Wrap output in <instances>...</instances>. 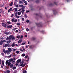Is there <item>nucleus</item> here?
<instances>
[{
	"instance_id": "f257e3e1",
	"label": "nucleus",
	"mask_w": 73,
	"mask_h": 73,
	"mask_svg": "<svg viewBox=\"0 0 73 73\" xmlns=\"http://www.w3.org/2000/svg\"><path fill=\"white\" fill-rule=\"evenodd\" d=\"M37 26L38 27H41L42 26V23H37Z\"/></svg>"
},
{
	"instance_id": "f03ea898",
	"label": "nucleus",
	"mask_w": 73,
	"mask_h": 73,
	"mask_svg": "<svg viewBox=\"0 0 73 73\" xmlns=\"http://www.w3.org/2000/svg\"><path fill=\"white\" fill-rule=\"evenodd\" d=\"M2 26H3V27H4L5 28H6V27H7V25L5 23H3Z\"/></svg>"
},
{
	"instance_id": "7ed1b4c3",
	"label": "nucleus",
	"mask_w": 73,
	"mask_h": 73,
	"mask_svg": "<svg viewBox=\"0 0 73 73\" xmlns=\"http://www.w3.org/2000/svg\"><path fill=\"white\" fill-rule=\"evenodd\" d=\"M31 40L32 41L35 40H36V38L35 37H33L31 38Z\"/></svg>"
},
{
	"instance_id": "20e7f679",
	"label": "nucleus",
	"mask_w": 73,
	"mask_h": 73,
	"mask_svg": "<svg viewBox=\"0 0 73 73\" xmlns=\"http://www.w3.org/2000/svg\"><path fill=\"white\" fill-rule=\"evenodd\" d=\"M3 44H4V42H3V40H1L0 41V45H2Z\"/></svg>"
},
{
	"instance_id": "39448f33",
	"label": "nucleus",
	"mask_w": 73,
	"mask_h": 73,
	"mask_svg": "<svg viewBox=\"0 0 73 73\" xmlns=\"http://www.w3.org/2000/svg\"><path fill=\"white\" fill-rule=\"evenodd\" d=\"M13 35H10L9 36V38H10V40H12V37H13Z\"/></svg>"
},
{
	"instance_id": "423d86ee",
	"label": "nucleus",
	"mask_w": 73,
	"mask_h": 73,
	"mask_svg": "<svg viewBox=\"0 0 73 73\" xmlns=\"http://www.w3.org/2000/svg\"><path fill=\"white\" fill-rule=\"evenodd\" d=\"M53 12H54V15H56V14H57V12L56 10H53Z\"/></svg>"
},
{
	"instance_id": "0eeeda50",
	"label": "nucleus",
	"mask_w": 73,
	"mask_h": 73,
	"mask_svg": "<svg viewBox=\"0 0 73 73\" xmlns=\"http://www.w3.org/2000/svg\"><path fill=\"white\" fill-rule=\"evenodd\" d=\"M21 59H19L18 60H17V63H19V62H21Z\"/></svg>"
},
{
	"instance_id": "6e6552de",
	"label": "nucleus",
	"mask_w": 73,
	"mask_h": 73,
	"mask_svg": "<svg viewBox=\"0 0 73 73\" xmlns=\"http://www.w3.org/2000/svg\"><path fill=\"white\" fill-rule=\"evenodd\" d=\"M11 52H9V50H7L6 51V53L7 54H9Z\"/></svg>"
},
{
	"instance_id": "1a4fd4ad",
	"label": "nucleus",
	"mask_w": 73,
	"mask_h": 73,
	"mask_svg": "<svg viewBox=\"0 0 73 73\" xmlns=\"http://www.w3.org/2000/svg\"><path fill=\"white\" fill-rule=\"evenodd\" d=\"M9 61L10 62H12V61L13 62V58H11L10 59H9Z\"/></svg>"
},
{
	"instance_id": "9d476101",
	"label": "nucleus",
	"mask_w": 73,
	"mask_h": 73,
	"mask_svg": "<svg viewBox=\"0 0 73 73\" xmlns=\"http://www.w3.org/2000/svg\"><path fill=\"white\" fill-rule=\"evenodd\" d=\"M11 33V32H8V33L7 32H6V33H5V35H9V34Z\"/></svg>"
},
{
	"instance_id": "9b49d317",
	"label": "nucleus",
	"mask_w": 73,
	"mask_h": 73,
	"mask_svg": "<svg viewBox=\"0 0 73 73\" xmlns=\"http://www.w3.org/2000/svg\"><path fill=\"white\" fill-rule=\"evenodd\" d=\"M12 8H11L10 9L8 10V12L9 13L10 12V11H12Z\"/></svg>"
},
{
	"instance_id": "f8f14e48",
	"label": "nucleus",
	"mask_w": 73,
	"mask_h": 73,
	"mask_svg": "<svg viewBox=\"0 0 73 73\" xmlns=\"http://www.w3.org/2000/svg\"><path fill=\"white\" fill-rule=\"evenodd\" d=\"M8 50L9 52H11L12 51V49L11 48H8Z\"/></svg>"
},
{
	"instance_id": "ddd939ff",
	"label": "nucleus",
	"mask_w": 73,
	"mask_h": 73,
	"mask_svg": "<svg viewBox=\"0 0 73 73\" xmlns=\"http://www.w3.org/2000/svg\"><path fill=\"white\" fill-rule=\"evenodd\" d=\"M7 28H12V25L7 26Z\"/></svg>"
},
{
	"instance_id": "4468645a",
	"label": "nucleus",
	"mask_w": 73,
	"mask_h": 73,
	"mask_svg": "<svg viewBox=\"0 0 73 73\" xmlns=\"http://www.w3.org/2000/svg\"><path fill=\"white\" fill-rule=\"evenodd\" d=\"M37 16H39V17H40L41 18V14H37Z\"/></svg>"
},
{
	"instance_id": "2eb2a0df",
	"label": "nucleus",
	"mask_w": 73,
	"mask_h": 73,
	"mask_svg": "<svg viewBox=\"0 0 73 73\" xmlns=\"http://www.w3.org/2000/svg\"><path fill=\"white\" fill-rule=\"evenodd\" d=\"M2 64L3 65V66H5V65H4V61H2Z\"/></svg>"
},
{
	"instance_id": "dca6fc26",
	"label": "nucleus",
	"mask_w": 73,
	"mask_h": 73,
	"mask_svg": "<svg viewBox=\"0 0 73 73\" xmlns=\"http://www.w3.org/2000/svg\"><path fill=\"white\" fill-rule=\"evenodd\" d=\"M13 5V2H11V3H10L9 5L10 6H11V7H12Z\"/></svg>"
},
{
	"instance_id": "f3484780",
	"label": "nucleus",
	"mask_w": 73,
	"mask_h": 73,
	"mask_svg": "<svg viewBox=\"0 0 73 73\" xmlns=\"http://www.w3.org/2000/svg\"><path fill=\"white\" fill-rule=\"evenodd\" d=\"M21 42H22V40L21 39L19 40V41L18 42V43H21Z\"/></svg>"
},
{
	"instance_id": "a211bd4d",
	"label": "nucleus",
	"mask_w": 73,
	"mask_h": 73,
	"mask_svg": "<svg viewBox=\"0 0 73 73\" xmlns=\"http://www.w3.org/2000/svg\"><path fill=\"white\" fill-rule=\"evenodd\" d=\"M3 52L4 53L6 54V51L5 50V49H3Z\"/></svg>"
},
{
	"instance_id": "6ab92c4d",
	"label": "nucleus",
	"mask_w": 73,
	"mask_h": 73,
	"mask_svg": "<svg viewBox=\"0 0 73 73\" xmlns=\"http://www.w3.org/2000/svg\"><path fill=\"white\" fill-rule=\"evenodd\" d=\"M15 46V43H14L12 44V45H11V46L12 47H14Z\"/></svg>"
},
{
	"instance_id": "aec40b11",
	"label": "nucleus",
	"mask_w": 73,
	"mask_h": 73,
	"mask_svg": "<svg viewBox=\"0 0 73 73\" xmlns=\"http://www.w3.org/2000/svg\"><path fill=\"white\" fill-rule=\"evenodd\" d=\"M13 66V64H12L10 66V67L11 68H12Z\"/></svg>"
},
{
	"instance_id": "412c9836",
	"label": "nucleus",
	"mask_w": 73,
	"mask_h": 73,
	"mask_svg": "<svg viewBox=\"0 0 73 73\" xmlns=\"http://www.w3.org/2000/svg\"><path fill=\"white\" fill-rule=\"evenodd\" d=\"M14 9L15 10V12H18V11H17V8H14Z\"/></svg>"
},
{
	"instance_id": "4be33fe9",
	"label": "nucleus",
	"mask_w": 73,
	"mask_h": 73,
	"mask_svg": "<svg viewBox=\"0 0 73 73\" xmlns=\"http://www.w3.org/2000/svg\"><path fill=\"white\" fill-rule=\"evenodd\" d=\"M9 63V62H8V60H6L5 63L6 65H7V64H8Z\"/></svg>"
},
{
	"instance_id": "5701e85b",
	"label": "nucleus",
	"mask_w": 73,
	"mask_h": 73,
	"mask_svg": "<svg viewBox=\"0 0 73 73\" xmlns=\"http://www.w3.org/2000/svg\"><path fill=\"white\" fill-rule=\"evenodd\" d=\"M29 48H30V49H32V48H33L32 45H31V46H29Z\"/></svg>"
},
{
	"instance_id": "b1692460",
	"label": "nucleus",
	"mask_w": 73,
	"mask_h": 73,
	"mask_svg": "<svg viewBox=\"0 0 73 73\" xmlns=\"http://www.w3.org/2000/svg\"><path fill=\"white\" fill-rule=\"evenodd\" d=\"M8 66H10L11 65V63L9 62V63L8 64Z\"/></svg>"
},
{
	"instance_id": "393cba45",
	"label": "nucleus",
	"mask_w": 73,
	"mask_h": 73,
	"mask_svg": "<svg viewBox=\"0 0 73 73\" xmlns=\"http://www.w3.org/2000/svg\"><path fill=\"white\" fill-rule=\"evenodd\" d=\"M6 40H10V38H9V37H7V38Z\"/></svg>"
},
{
	"instance_id": "a878e982",
	"label": "nucleus",
	"mask_w": 73,
	"mask_h": 73,
	"mask_svg": "<svg viewBox=\"0 0 73 73\" xmlns=\"http://www.w3.org/2000/svg\"><path fill=\"white\" fill-rule=\"evenodd\" d=\"M11 40H15V38L13 36V37L11 39Z\"/></svg>"
},
{
	"instance_id": "bb28decb",
	"label": "nucleus",
	"mask_w": 73,
	"mask_h": 73,
	"mask_svg": "<svg viewBox=\"0 0 73 73\" xmlns=\"http://www.w3.org/2000/svg\"><path fill=\"white\" fill-rule=\"evenodd\" d=\"M21 56L22 57H24L25 56V54H22Z\"/></svg>"
},
{
	"instance_id": "cd10ccee",
	"label": "nucleus",
	"mask_w": 73,
	"mask_h": 73,
	"mask_svg": "<svg viewBox=\"0 0 73 73\" xmlns=\"http://www.w3.org/2000/svg\"><path fill=\"white\" fill-rule=\"evenodd\" d=\"M7 73H10V71L9 70H7L6 71Z\"/></svg>"
},
{
	"instance_id": "c85d7f7f",
	"label": "nucleus",
	"mask_w": 73,
	"mask_h": 73,
	"mask_svg": "<svg viewBox=\"0 0 73 73\" xmlns=\"http://www.w3.org/2000/svg\"><path fill=\"white\" fill-rule=\"evenodd\" d=\"M22 1L24 3H27V1H25L24 0H22Z\"/></svg>"
},
{
	"instance_id": "c756f323",
	"label": "nucleus",
	"mask_w": 73,
	"mask_h": 73,
	"mask_svg": "<svg viewBox=\"0 0 73 73\" xmlns=\"http://www.w3.org/2000/svg\"><path fill=\"white\" fill-rule=\"evenodd\" d=\"M23 73H27V71H26V70H24L23 71Z\"/></svg>"
},
{
	"instance_id": "7c9ffc66",
	"label": "nucleus",
	"mask_w": 73,
	"mask_h": 73,
	"mask_svg": "<svg viewBox=\"0 0 73 73\" xmlns=\"http://www.w3.org/2000/svg\"><path fill=\"white\" fill-rule=\"evenodd\" d=\"M19 7H23V5H19Z\"/></svg>"
},
{
	"instance_id": "2f4dec72",
	"label": "nucleus",
	"mask_w": 73,
	"mask_h": 73,
	"mask_svg": "<svg viewBox=\"0 0 73 73\" xmlns=\"http://www.w3.org/2000/svg\"><path fill=\"white\" fill-rule=\"evenodd\" d=\"M7 44V46H8V47H9V46H10V44H9V43H8Z\"/></svg>"
},
{
	"instance_id": "473e14b6",
	"label": "nucleus",
	"mask_w": 73,
	"mask_h": 73,
	"mask_svg": "<svg viewBox=\"0 0 73 73\" xmlns=\"http://www.w3.org/2000/svg\"><path fill=\"white\" fill-rule=\"evenodd\" d=\"M53 4L52 3H50L49 4V6H53Z\"/></svg>"
},
{
	"instance_id": "72a5a7b5",
	"label": "nucleus",
	"mask_w": 73,
	"mask_h": 73,
	"mask_svg": "<svg viewBox=\"0 0 73 73\" xmlns=\"http://www.w3.org/2000/svg\"><path fill=\"white\" fill-rule=\"evenodd\" d=\"M19 4H21L22 3H23V1H19Z\"/></svg>"
},
{
	"instance_id": "f704fd0d",
	"label": "nucleus",
	"mask_w": 73,
	"mask_h": 73,
	"mask_svg": "<svg viewBox=\"0 0 73 73\" xmlns=\"http://www.w3.org/2000/svg\"><path fill=\"white\" fill-rule=\"evenodd\" d=\"M41 32L42 33H43V34H44V33H45V31H42Z\"/></svg>"
},
{
	"instance_id": "c9c22d12",
	"label": "nucleus",
	"mask_w": 73,
	"mask_h": 73,
	"mask_svg": "<svg viewBox=\"0 0 73 73\" xmlns=\"http://www.w3.org/2000/svg\"><path fill=\"white\" fill-rule=\"evenodd\" d=\"M18 15H21V12H19L18 13Z\"/></svg>"
},
{
	"instance_id": "e433bc0d",
	"label": "nucleus",
	"mask_w": 73,
	"mask_h": 73,
	"mask_svg": "<svg viewBox=\"0 0 73 73\" xmlns=\"http://www.w3.org/2000/svg\"><path fill=\"white\" fill-rule=\"evenodd\" d=\"M16 67H13V70H15V69H16Z\"/></svg>"
},
{
	"instance_id": "4c0bfd02",
	"label": "nucleus",
	"mask_w": 73,
	"mask_h": 73,
	"mask_svg": "<svg viewBox=\"0 0 73 73\" xmlns=\"http://www.w3.org/2000/svg\"><path fill=\"white\" fill-rule=\"evenodd\" d=\"M7 46V44H5V46H4L5 48H6Z\"/></svg>"
},
{
	"instance_id": "58836bf2",
	"label": "nucleus",
	"mask_w": 73,
	"mask_h": 73,
	"mask_svg": "<svg viewBox=\"0 0 73 73\" xmlns=\"http://www.w3.org/2000/svg\"><path fill=\"white\" fill-rule=\"evenodd\" d=\"M14 20H15V18L11 20V21H12V22H13L14 21Z\"/></svg>"
},
{
	"instance_id": "ea45409f",
	"label": "nucleus",
	"mask_w": 73,
	"mask_h": 73,
	"mask_svg": "<svg viewBox=\"0 0 73 73\" xmlns=\"http://www.w3.org/2000/svg\"><path fill=\"white\" fill-rule=\"evenodd\" d=\"M26 42L25 43H22L21 44V45H25V44H26Z\"/></svg>"
},
{
	"instance_id": "a19ab883",
	"label": "nucleus",
	"mask_w": 73,
	"mask_h": 73,
	"mask_svg": "<svg viewBox=\"0 0 73 73\" xmlns=\"http://www.w3.org/2000/svg\"><path fill=\"white\" fill-rule=\"evenodd\" d=\"M17 13H18L17 12H16L15 13V16H17Z\"/></svg>"
},
{
	"instance_id": "79ce46f5",
	"label": "nucleus",
	"mask_w": 73,
	"mask_h": 73,
	"mask_svg": "<svg viewBox=\"0 0 73 73\" xmlns=\"http://www.w3.org/2000/svg\"><path fill=\"white\" fill-rule=\"evenodd\" d=\"M24 62V60H23L21 62H20V64H23Z\"/></svg>"
},
{
	"instance_id": "37998d69",
	"label": "nucleus",
	"mask_w": 73,
	"mask_h": 73,
	"mask_svg": "<svg viewBox=\"0 0 73 73\" xmlns=\"http://www.w3.org/2000/svg\"><path fill=\"white\" fill-rule=\"evenodd\" d=\"M1 54L3 56H4V54L3 52Z\"/></svg>"
},
{
	"instance_id": "c03bdc74",
	"label": "nucleus",
	"mask_w": 73,
	"mask_h": 73,
	"mask_svg": "<svg viewBox=\"0 0 73 73\" xmlns=\"http://www.w3.org/2000/svg\"><path fill=\"white\" fill-rule=\"evenodd\" d=\"M15 7L16 8H18L19 7V5H15Z\"/></svg>"
},
{
	"instance_id": "a18cd8bd",
	"label": "nucleus",
	"mask_w": 73,
	"mask_h": 73,
	"mask_svg": "<svg viewBox=\"0 0 73 73\" xmlns=\"http://www.w3.org/2000/svg\"><path fill=\"white\" fill-rule=\"evenodd\" d=\"M14 23H16L17 22V19H15L14 21Z\"/></svg>"
},
{
	"instance_id": "49530a36",
	"label": "nucleus",
	"mask_w": 73,
	"mask_h": 73,
	"mask_svg": "<svg viewBox=\"0 0 73 73\" xmlns=\"http://www.w3.org/2000/svg\"><path fill=\"white\" fill-rule=\"evenodd\" d=\"M20 36H17V38H20Z\"/></svg>"
},
{
	"instance_id": "de8ad7c7",
	"label": "nucleus",
	"mask_w": 73,
	"mask_h": 73,
	"mask_svg": "<svg viewBox=\"0 0 73 73\" xmlns=\"http://www.w3.org/2000/svg\"><path fill=\"white\" fill-rule=\"evenodd\" d=\"M17 29V28H14L13 29V31H15V30H16V29Z\"/></svg>"
},
{
	"instance_id": "09e8293b",
	"label": "nucleus",
	"mask_w": 73,
	"mask_h": 73,
	"mask_svg": "<svg viewBox=\"0 0 73 73\" xmlns=\"http://www.w3.org/2000/svg\"><path fill=\"white\" fill-rule=\"evenodd\" d=\"M4 6V4H2L1 5V7H3Z\"/></svg>"
},
{
	"instance_id": "8fccbe9b",
	"label": "nucleus",
	"mask_w": 73,
	"mask_h": 73,
	"mask_svg": "<svg viewBox=\"0 0 73 73\" xmlns=\"http://www.w3.org/2000/svg\"><path fill=\"white\" fill-rule=\"evenodd\" d=\"M17 25H20V23H17Z\"/></svg>"
},
{
	"instance_id": "3c124183",
	"label": "nucleus",
	"mask_w": 73,
	"mask_h": 73,
	"mask_svg": "<svg viewBox=\"0 0 73 73\" xmlns=\"http://www.w3.org/2000/svg\"><path fill=\"white\" fill-rule=\"evenodd\" d=\"M18 65H19V64H18V63H16L15 64V65H16V66H18Z\"/></svg>"
},
{
	"instance_id": "603ef678",
	"label": "nucleus",
	"mask_w": 73,
	"mask_h": 73,
	"mask_svg": "<svg viewBox=\"0 0 73 73\" xmlns=\"http://www.w3.org/2000/svg\"><path fill=\"white\" fill-rule=\"evenodd\" d=\"M16 53H17V54H19V51H17L16 52Z\"/></svg>"
},
{
	"instance_id": "864d4df0",
	"label": "nucleus",
	"mask_w": 73,
	"mask_h": 73,
	"mask_svg": "<svg viewBox=\"0 0 73 73\" xmlns=\"http://www.w3.org/2000/svg\"><path fill=\"white\" fill-rule=\"evenodd\" d=\"M7 23L8 24H11V22H7Z\"/></svg>"
},
{
	"instance_id": "5fc2aeb1",
	"label": "nucleus",
	"mask_w": 73,
	"mask_h": 73,
	"mask_svg": "<svg viewBox=\"0 0 73 73\" xmlns=\"http://www.w3.org/2000/svg\"><path fill=\"white\" fill-rule=\"evenodd\" d=\"M6 41L5 40H3V42H6Z\"/></svg>"
},
{
	"instance_id": "6e6d98bb",
	"label": "nucleus",
	"mask_w": 73,
	"mask_h": 73,
	"mask_svg": "<svg viewBox=\"0 0 73 73\" xmlns=\"http://www.w3.org/2000/svg\"><path fill=\"white\" fill-rule=\"evenodd\" d=\"M27 4H28L27 3H27H25V5H27Z\"/></svg>"
},
{
	"instance_id": "4d7b16f0",
	"label": "nucleus",
	"mask_w": 73,
	"mask_h": 73,
	"mask_svg": "<svg viewBox=\"0 0 73 73\" xmlns=\"http://www.w3.org/2000/svg\"><path fill=\"white\" fill-rule=\"evenodd\" d=\"M17 73V70H15V72H14V73Z\"/></svg>"
},
{
	"instance_id": "13d9d810",
	"label": "nucleus",
	"mask_w": 73,
	"mask_h": 73,
	"mask_svg": "<svg viewBox=\"0 0 73 73\" xmlns=\"http://www.w3.org/2000/svg\"><path fill=\"white\" fill-rule=\"evenodd\" d=\"M23 65V63H21V64L20 65V66H22Z\"/></svg>"
},
{
	"instance_id": "bf43d9fd",
	"label": "nucleus",
	"mask_w": 73,
	"mask_h": 73,
	"mask_svg": "<svg viewBox=\"0 0 73 73\" xmlns=\"http://www.w3.org/2000/svg\"><path fill=\"white\" fill-rule=\"evenodd\" d=\"M25 66V64H23V66H22V67H24Z\"/></svg>"
},
{
	"instance_id": "052dcab7",
	"label": "nucleus",
	"mask_w": 73,
	"mask_h": 73,
	"mask_svg": "<svg viewBox=\"0 0 73 73\" xmlns=\"http://www.w3.org/2000/svg\"><path fill=\"white\" fill-rule=\"evenodd\" d=\"M22 20L23 21H24V19L23 18H22Z\"/></svg>"
},
{
	"instance_id": "680f3d73",
	"label": "nucleus",
	"mask_w": 73,
	"mask_h": 73,
	"mask_svg": "<svg viewBox=\"0 0 73 73\" xmlns=\"http://www.w3.org/2000/svg\"><path fill=\"white\" fill-rule=\"evenodd\" d=\"M2 12V9H0V13H1Z\"/></svg>"
},
{
	"instance_id": "e2e57ef3",
	"label": "nucleus",
	"mask_w": 73,
	"mask_h": 73,
	"mask_svg": "<svg viewBox=\"0 0 73 73\" xmlns=\"http://www.w3.org/2000/svg\"><path fill=\"white\" fill-rule=\"evenodd\" d=\"M39 0H37V3H39Z\"/></svg>"
},
{
	"instance_id": "0e129e2a",
	"label": "nucleus",
	"mask_w": 73,
	"mask_h": 73,
	"mask_svg": "<svg viewBox=\"0 0 73 73\" xmlns=\"http://www.w3.org/2000/svg\"><path fill=\"white\" fill-rule=\"evenodd\" d=\"M13 16H14V15H13V14H12L11 16V17H13Z\"/></svg>"
},
{
	"instance_id": "69168bd1",
	"label": "nucleus",
	"mask_w": 73,
	"mask_h": 73,
	"mask_svg": "<svg viewBox=\"0 0 73 73\" xmlns=\"http://www.w3.org/2000/svg\"><path fill=\"white\" fill-rule=\"evenodd\" d=\"M67 2H69V1H70V0H66Z\"/></svg>"
},
{
	"instance_id": "338daca9",
	"label": "nucleus",
	"mask_w": 73,
	"mask_h": 73,
	"mask_svg": "<svg viewBox=\"0 0 73 73\" xmlns=\"http://www.w3.org/2000/svg\"><path fill=\"white\" fill-rule=\"evenodd\" d=\"M26 22L27 23H29V20L26 21Z\"/></svg>"
},
{
	"instance_id": "774afa93",
	"label": "nucleus",
	"mask_w": 73,
	"mask_h": 73,
	"mask_svg": "<svg viewBox=\"0 0 73 73\" xmlns=\"http://www.w3.org/2000/svg\"><path fill=\"white\" fill-rule=\"evenodd\" d=\"M28 12H29V11H27V10L26 11V13H28Z\"/></svg>"
}]
</instances>
